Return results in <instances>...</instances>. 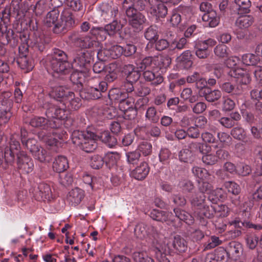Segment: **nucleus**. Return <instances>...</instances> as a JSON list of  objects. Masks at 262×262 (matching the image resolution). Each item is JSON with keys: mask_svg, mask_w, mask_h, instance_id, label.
I'll return each mask as SVG.
<instances>
[{"mask_svg": "<svg viewBox=\"0 0 262 262\" xmlns=\"http://www.w3.org/2000/svg\"><path fill=\"white\" fill-rule=\"evenodd\" d=\"M48 96L45 97L44 94L38 96L40 105L46 109V114L48 118H53L59 120H67V122H72V126H75V121L68 119L70 113V110H77L81 105V100L76 97L74 92H71L63 102H57L56 103L49 102L47 101Z\"/></svg>", "mask_w": 262, "mask_h": 262, "instance_id": "f257e3e1", "label": "nucleus"}, {"mask_svg": "<svg viewBox=\"0 0 262 262\" xmlns=\"http://www.w3.org/2000/svg\"><path fill=\"white\" fill-rule=\"evenodd\" d=\"M173 212L177 220H172L171 212L162 211L158 209H153L150 212V216L155 221L164 222H168L167 224L178 228L182 225V221L188 225H191L194 222V219L188 212L180 208H174Z\"/></svg>", "mask_w": 262, "mask_h": 262, "instance_id": "f03ea898", "label": "nucleus"}, {"mask_svg": "<svg viewBox=\"0 0 262 262\" xmlns=\"http://www.w3.org/2000/svg\"><path fill=\"white\" fill-rule=\"evenodd\" d=\"M46 66L49 72L66 74L71 69L67 54L59 49H54L46 58Z\"/></svg>", "mask_w": 262, "mask_h": 262, "instance_id": "7ed1b4c3", "label": "nucleus"}, {"mask_svg": "<svg viewBox=\"0 0 262 262\" xmlns=\"http://www.w3.org/2000/svg\"><path fill=\"white\" fill-rule=\"evenodd\" d=\"M19 38L20 45L18 48L19 55L16 62L18 66L25 71L29 72L34 67V62L31 57L29 56L28 42L29 35L26 33H20Z\"/></svg>", "mask_w": 262, "mask_h": 262, "instance_id": "20e7f679", "label": "nucleus"}, {"mask_svg": "<svg viewBox=\"0 0 262 262\" xmlns=\"http://www.w3.org/2000/svg\"><path fill=\"white\" fill-rule=\"evenodd\" d=\"M107 88L105 81L97 78H93L89 81L88 87L79 92V95L81 98L86 100L97 99L102 97V93L105 92Z\"/></svg>", "mask_w": 262, "mask_h": 262, "instance_id": "39448f33", "label": "nucleus"}, {"mask_svg": "<svg viewBox=\"0 0 262 262\" xmlns=\"http://www.w3.org/2000/svg\"><path fill=\"white\" fill-rule=\"evenodd\" d=\"M75 26V20L73 13L69 9H64L61 12L59 20L53 28L55 34L65 33Z\"/></svg>", "mask_w": 262, "mask_h": 262, "instance_id": "423d86ee", "label": "nucleus"}, {"mask_svg": "<svg viewBox=\"0 0 262 262\" xmlns=\"http://www.w3.org/2000/svg\"><path fill=\"white\" fill-rule=\"evenodd\" d=\"M135 236L140 239L148 238L152 243L154 241L160 239L162 235L160 234L157 229L152 225H146L143 223L138 224L134 229Z\"/></svg>", "mask_w": 262, "mask_h": 262, "instance_id": "0eeeda50", "label": "nucleus"}, {"mask_svg": "<svg viewBox=\"0 0 262 262\" xmlns=\"http://www.w3.org/2000/svg\"><path fill=\"white\" fill-rule=\"evenodd\" d=\"M11 93L4 92L0 94V124L7 123L11 117L10 110L13 105Z\"/></svg>", "mask_w": 262, "mask_h": 262, "instance_id": "6e6552de", "label": "nucleus"}, {"mask_svg": "<svg viewBox=\"0 0 262 262\" xmlns=\"http://www.w3.org/2000/svg\"><path fill=\"white\" fill-rule=\"evenodd\" d=\"M26 147L29 150L33 157L40 162H49L51 160L50 154L37 144L35 139H29L26 142Z\"/></svg>", "mask_w": 262, "mask_h": 262, "instance_id": "1a4fd4ad", "label": "nucleus"}, {"mask_svg": "<svg viewBox=\"0 0 262 262\" xmlns=\"http://www.w3.org/2000/svg\"><path fill=\"white\" fill-rule=\"evenodd\" d=\"M125 11L128 18L129 25L137 31H140L143 28V25L146 22V19L144 15L135 9H130L127 7L123 9Z\"/></svg>", "mask_w": 262, "mask_h": 262, "instance_id": "9d476101", "label": "nucleus"}, {"mask_svg": "<svg viewBox=\"0 0 262 262\" xmlns=\"http://www.w3.org/2000/svg\"><path fill=\"white\" fill-rule=\"evenodd\" d=\"M70 39L75 46L82 49L94 48L99 45V41L96 40L95 36H82L78 33H74L70 36Z\"/></svg>", "mask_w": 262, "mask_h": 262, "instance_id": "9b49d317", "label": "nucleus"}, {"mask_svg": "<svg viewBox=\"0 0 262 262\" xmlns=\"http://www.w3.org/2000/svg\"><path fill=\"white\" fill-rule=\"evenodd\" d=\"M19 147V142L14 139V137L11 138L10 142V146L5 148L4 157L2 154V158L0 157V167L2 166L5 168H6L3 165L4 161L9 164H12L14 162L15 155H17L19 153L18 150Z\"/></svg>", "mask_w": 262, "mask_h": 262, "instance_id": "f8f14e48", "label": "nucleus"}, {"mask_svg": "<svg viewBox=\"0 0 262 262\" xmlns=\"http://www.w3.org/2000/svg\"><path fill=\"white\" fill-rule=\"evenodd\" d=\"M163 236L152 242V247L155 248V254L159 262H170L169 258L173 254L163 243Z\"/></svg>", "mask_w": 262, "mask_h": 262, "instance_id": "ddd939ff", "label": "nucleus"}, {"mask_svg": "<svg viewBox=\"0 0 262 262\" xmlns=\"http://www.w3.org/2000/svg\"><path fill=\"white\" fill-rule=\"evenodd\" d=\"M23 33H27L29 35L28 49L29 48L33 49L35 51L43 52L47 45L49 42L48 38L43 34L39 32H35L33 33V36L30 38L29 34L27 32Z\"/></svg>", "mask_w": 262, "mask_h": 262, "instance_id": "4468645a", "label": "nucleus"}, {"mask_svg": "<svg viewBox=\"0 0 262 262\" xmlns=\"http://www.w3.org/2000/svg\"><path fill=\"white\" fill-rule=\"evenodd\" d=\"M173 253L180 254L185 252L188 248L186 240L181 235H176L165 244Z\"/></svg>", "mask_w": 262, "mask_h": 262, "instance_id": "2eb2a0df", "label": "nucleus"}, {"mask_svg": "<svg viewBox=\"0 0 262 262\" xmlns=\"http://www.w3.org/2000/svg\"><path fill=\"white\" fill-rule=\"evenodd\" d=\"M16 156L17 168L20 173L28 174L33 171V161L24 151H19Z\"/></svg>", "mask_w": 262, "mask_h": 262, "instance_id": "dca6fc26", "label": "nucleus"}, {"mask_svg": "<svg viewBox=\"0 0 262 262\" xmlns=\"http://www.w3.org/2000/svg\"><path fill=\"white\" fill-rule=\"evenodd\" d=\"M52 136H48L41 133H38V138L40 140L50 146H57L59 143V140L64 141L67 138V134L66 132L61 129H56L52 132Z\"/></svg>", "mask_w": 262, "mask_h": 262, "instance_id": "f3484780", "label": "nucleus"}, {"mask_svg": "<svg viewBox=\"0 0 262 262\" xmlns=\"http://www.w3.org/2000/svg\"><path fill=\"white\" fill-rule=\"evenodd\" d=\"M32 192L35 200L38 201H50L53 198L51 186L46 183H40Z\"/></svg>", "mask_w": 262, "mask_h": 262, "instance_id": "a211bd4d", "label": "nucleus"}, {"mask_svg": "<svg viewBox=\"0 0 262 262\" xmlns=\"http://www.w3.org/2000/svg\"><path fill=\"white\" fill-rule=\"evenodd\" d=\"M230 226H233L235 229H231L228 232L229 237L234 238L239 236L241 234V231L239 229L243 227H246L248 228H253L255 230H260L262 228V226L260 225L254 224L250 222H242L238 220H235L230 223Z\"/></svg>", "mask_w": 262, "mask_h": 262, "instance_id": "6ab92c4d", "label": "nucleus"}, {"mask_svg": "<svg viewBox=\"0 0 262 262\" xmlns=\"http://www.w3.org/2000/svg\"><path fill=\"white\" fill-rule=\"evenodd\" d=\"M51 1L54 8L47 14L44 19V23L47 27L53 26L54 27L59 20L58 17L60 11L58 8L62 5V2L57 0H51Z\"/></svg>", "mask_w": 262, "mask_h": 262, "instance_id": "aec40b11", "label": "nucleus"}, {"mask_svg": "<svg viewBox=\"0 0 262 262\" xmlns=\"http://www.w3.org/2000/svg\"><path fill=\"white\" fill-rule=\"evenodd\" d=\"M90 59L84 52H80L74 58L71 64V68L75 70L88 71L90 68Z\"/></svg>", "mask_w": 262, "mask_h": 262, "instance_id": "412c9836", "label": "nucleus"}, {"mask_svg": "<svg viewBox=\"0 0 262 262\" xmlns=\"http://www.w3.org/2000/svg\"><path fill=\"white\" fill-rule=\"evenodd\" d=\"M71 91L61 85H57L53 82H51L49 94L50 97L54 99H60L59 101L63 102Z\"/></svg>", "mask_w": 262, "mask_h": 262, "instance_id": "4be33fe9", "label": "nucleus"}, {"mask_svg": "<svg viewBox=\"0 0 262 262\" xmlns=\"http://www.w3.org/2000/svg\"><path fill=\"white\" fill-rule=\"evenodd\" d=\"M10 8L14 16L20 19L25 16L29 10V4L26 1L23 2L22 0H12Z\"/></svg>", "mask_w": 262, "mask_h": 262, "instance_id": "5701e85b", "label": "nucleus"}, {"mask_svg": "<svg viewBox=\"0 0 262 262\" xmlns=\"http://www.w3.org/2000/svg\"><path fill=\"white\" fill-rule=\"evenodd\" d=\"M30 125L33 127L43 129H46L48 128H56L59 126L56 121H49L45 117L40 116H34L32 118L30 121Z\"/></svg>", "mask_w": 262, "mask_h": 262, "instance_id": "b1692460", "label": "nucleus"}, {"mask_svg": "<svg viewBox=\"0 0 262 262\" xmlns=\"http://www.w3.org/2000/svg\"><path fill=\"white\" fill-rule=\"evenodd\" d=\"M149 12L157 18H164L167 14V8L159 0H148Z\"/></svg>", "mask_w": 262, "mask_h": 262, "instance_id": "393cba45", "label": "nucleus"}, {"mask_svg": "<svg viewBox=\"0 0 262 262\" xmlns=\"http://www.w3.org/2000/svg\"><path fill=\"white\" fill-rule=\"evenodd\" d=\"M17 35L14 34L13 31L10 29L5 30L0 27V42L3 45L10 44L11 46L17 45Z\"/></svg>", "mask_w": 262, "mask_h": 262, "instance_id": "a878e982", "label": "nucleus"}, {"mask_svg": "<svg viewBox=\"0 0 262 262\" xmlns=\"http://www.w3.org/2000/svg\"><path fill=\"white\" fill-rule=\"evenodd\" d=\"M229 74L231 77L237 79V82L239 85H247L251 81L250 75L243 68L230 70Z\"/></svg>", "mask_w": 262, "mask_h": 262, "instance_id": "bb28decb", "label": "nucleus"}, {"mask_svg": "<svg viewBox=\"0 0 262 262\" xmlns=\"http://www.w3.org/2000/svg\"><path fill=\"white\" fill-rule=\"evenodd\" d=\"M101 9V16L105 21L115 17L118 13L117 4L113 2L103 4Z\"/></svg>", "mask_w": 262, "mask_h": 262, "instance_id": "cd10ccee", "label": "nucleus"}, {"mask_svg": "<svg viewBox=\"0 0 262 262\" xmlns=\"http://www.w3.org/2000/svg\"><path fill=\"white\" fill-rule=\"evenodd\" d=\"M87 71L84 70H75L72 72L70 76V80L76 85L75 89L80 92L82 91L83 84L85 82Z\"/></svg>", "mask_w": 262, "mask_h": 262, "instance_id": "c85d7f7f", "label": "nucleus"}, {"mask_svg": "<svg viewBox=\"0 0 262 262\" xmlns=\"http://www.w3.org/2000/svg\"><path fill=\"white\" fill-rule=\"evenodd\" d=\"M142 133H145L147 137L151 136L156 138H159L161 134L160 127L155 125L147 127L142 126L135 129V134L137 136H141Z\"/></svg>", "mask_w": 262, "mask_h": 262, "instance_id": "c756f323", "label": "nucleus"}, {"mask_svg": "<svg viewBox=\"0 0 262 262\" xmlns=\"http://www.w3.org/2000/svg\"><path fill=\"white\" fill-rule=\"evenodd\" d=\"M84 196V191L82 189L76 187L69 192L67 199L71 206L76 207L81 203Z\"/></svg>", "mask_w": 262, "mask_h": 262, "instance_id": "7c9ffc66", "label": "nucleus"}, {"mask_svg": "<svg viewBox=\"0 0 262 262\" xmlns=\"http://www.w3.org/2000/svg\"><path fill=\"white\" fill-rule=\"evenodd\" d=\"M150 168L147 163L143 162L130 172V176L138 180H143L147 176Z\"/></svg>", "mask_w": 262, "mask_h": 262, "instance_id": "2f4dec72", "label": "nucleus"}, {"mask_svg": "<svg viewBox=\"0 0 262 262\" xmlns=\"http://www.w3.org/2000/svg\"><path fill=\"white\" fill-rule=\"evenodd\" d=\"M226 250L229 257L234 260H237L243 252L242 244L235 241L229 242L226 247Z\"/></svg>", "mask_w": 262, "mask_h": 262, "instance_id": "473e14b6", "label": "nucleus"}, {"mask_svg": "<svg viewBox=\"0 0 262 262\" xmlns=\"http://www.w3.org/2000/svg\"><path fill=\"white\" fill-rule=\"evenodd\" d=\"M98 137L93 132V135L88 137L79 146V148L86 152L94 151L97 147Z\"/></svg>", "mask_w": 262, "mask_h": 262, "instance_id": "72a5a7b5", "label": "nucleus"}, {"mask_svg": "<svg viewBox=\"0 0 262 262\" xmlns=\"http://www.w3.org/2000/svg\"><path fill=\"white\" fill-rule=\"evenodd\" d=\"M92 135H93V132L88 130L85 131L74 130L72 133L71 139L74 144L79 147L86 138Z\"/></svg>", "mask_w": 262, "mask_h": 262, "instance_id": "f704fd0d", "label": "nucleus"}, {"mask_svg": "<svg viewBox=\"0 0 262 262\" xmlns=\"http://www.w3.org/2000/svg\"><path fill=\"white\" fill-rule=\"evenodd\" d=\"M147 3H148L147 0H124L122 9L130 7V9H135L139 12L145 10Z\"/></svg>", "mask_w": 262, "mask_h": 262, "instance_id": "c9c22d12", "label": "nucleus"}, {"mask_svg": "<svg viewBox=\"0 0 262 262\" xmlns=\"http://www.w3.org/2000/svg\"><path fill=\"white\" fill-rule=\"evenodd\" d=\"M192 58L191 52L190 50H186L177 58V61L180 67L188 69L192 65Z\"/></svg>", "mask_w": 262, "mask_h": 262, "instance_id": "e433bc0d", "label": "nucleus"}, {"mask_svg": "<svg viewBox=\"0 0 262 262\" xmlns=\"http://www.w3.org/2000/svg\"><path fill=\"white\" fill-rule=\"evenodd\" d=\"M215 213V208L214 206H209L206 204H204L201 208L194 212L195 215L200 218V220L206 218H211Z\"/></svg>", "mask_w": 262, "mask_h": 262, "instance_id": "4c0bfd02", "label": "nucleus"}, {"mask_svg": "<svg viewBox=\"0 0 262 262\" xmlns=\"http://www.w3.org/2000/svg\"><path fill=\"white\" fill-rule=\"evenodd\" d=\"M191 171L193 176L198 179V180H214V177L204 168L193 166L192 168Z\"/></svg>", "mask_w": 262, "mask_h": 262, "instance_id": "58836bf2", "label": "nucleus"}, {"mask_svg": "<svg viewBox=\"0 0 262 262\" xmlns=\"http://www.w3.org/2000/svg\"><path fill=\"white\" fill-rule=\"evenodd\" d=\"M220 88L223 92L231 94L232 96H238L243 93V88L241 85H235L229 82H226L222 84Z\"/></svg>", "mask_w": 262, "mask_h": 262, "instance_id": "ea45409f", "label": "nucleus"}, {"mask_svg": "<svg viewBox=\"0 0 262 262\" xmlns=\"http://www.w3.org/2000/svg\"><path fill=\"white\" fill-rule=\"evenodd\" d=\"M53 170L58 173L66 171L69 167L67 158L63 156L56 157L53 163Z\"/></svg>", "mask_w": 262, "mask_h": 262, "instance_id": "a19ab883", "label": "nucleus"}, {"mask_svg": "<svg viewBox=\"0 0 262 262\" xmlns=\"http://www.w3.org/2000/svg\"><path fill=\"white\" fill-rule=\"evenodd\" d=\"M144 36L150 42L147 45L146 49L152 48L153 46L152 40L156 41L159 37L158 28L156 26H150L146 29L144 32Z\"/></svg>", "mask_w": 262, "mask_h": 262, "instance_id": "79ce46f5", "label": "nucleus"}, {"mask_svg": "<svg viewBox=\"0 0 262 262\" xmlns=\"http://www.w3.org/2000/svg\"><path fill=\"white\" fill-rule=\"evenodd\" d=\"M143 76L146 81L151 82L154 85H158L163 81V78L160 74H156L151 70H145Z\"/></svg>", "mask_w": 262, "mask_h": 262, "instance_id": "37998d69", "label": "nucleus"}, {"mask_svg": "<svg viewBox=\"0 0 262 262\" xmlns=\"http://www.w3.org/2000/svg\"><path fill=\"white\" fill-rule=\"evenodd\" d=\"M202 20L205 23V25L210 27H215L220 22V18L217 16L214 11H211L209 13H205L202 16Z\"/></svg>", "mask_w": 262, "mask_h": 262, "instance_id": "c03bdc74", "label": "nucleus"}, {"mask_svg": "<svg viewBox=\"0 0 262 262\" xmlns=\"http://www.w3.org/2000/svg\"><path fill=\"white\" fill-rule=\"evenodd\" d=\"M201 96L205 97L208 102H214L219 99L222 96L221 92L218 90H211L209 88H205L201 91Z\"/></svg>", "mask_w": 262, "mask_h": 262, "instance_id": "a18cd8bd", "label": "nucleus"}, {"mask_svg": "<svg viewBox=\"0 0 262 262\" xmlns=\"http://www.w3.org/2000/svg\"><path fill=\"white\" fill-rule=\"evenodd\" d=\"M133 258L136 262H155L154 260L148 256L146 247L134 252Z\"/></svg>", "mask_w": 262, "mask_h": 262, "instance_id": "49530a36", "label": "nucleus"}, {"mask_svg": "<svg viewBox=\"0 0 262 262\" xmlns=\"http://www.w3.org/2000/svg\"><path fill=\"white\" fill-rule=\"evenodd\" d=\"M178 156L181 162L188 163L192 162L195 158L192 149H190L189 146L182 148L179 151Z\"/></svg>", "mask_w": 262, "mask_h": 262, "instance_id": "de8ad7c7", "label": "nucleus"}, {"mask_svg": "<svg viewBox=\"0 0 262 262\" xmlns=\"http://www.w3.org/2000/svg\"><path fill=\"white\" fill-rule=\"evenodd\" d=\"M194 212L201 208L206 204V195L204 194H195L189 199Z\"/></svg>", "mask_w": 262, "mask_h": 262, "instance_id": "09e8293b", "label": "nucleus"}, {"mask_svg": "<svg viewBox=\"0 0 262 262\" xmlns=\"http://www.w3.org/2000/svg\"><path fill=\"white\" fill-rule=\"evenodd\" d=\"M97 136L98 137V140L99 139L110 147H113L117 144L116 138L114 136L111 135L107 130L101 133L99 135H97Z\"/></svg>", "mask_w": 262, "mask_h": 262, "instance_id": "8fccbe9b", "label": "nucleus"}, {"mask_svg": "<svg viewBox=\"0 0 262 262\" xmlns=\"http://www.w3.org/2000/svg\"><path fill=\"white\" fill-rule=\"evenodd\" d=\"M235 7L238 14L249 13L251 3L250 0H234Z\"/></svg>", "mask_w": 262, "mask_h": 262, "instance_id": "3c124183", "label": "nucleus"}, {"mask_svg": "<svg viewBox=\"0 0 262 262\" xmlns=\"http://www.w3.org/2000/svg\"><path fill=\"white\" fill-rule=\"evenodd\" d=\"M154 68H158L160 70L166 69L171 63V59L168 57L162 56H154Z\"/></svg>", "mask_w": 262, "mask_h": 262, "instance_id": "603ef678", "label": "nucleus"}, {"mask_svg": "<svg viewBox=\"0 0 262 262\" xmlns=\"http://www.w3.org/2000/svg\"><path fill=\"white\" fill-rule=\"evenodd\" d=\"M109 98L112 101H117L120 103L125 98H127L128 94L121 89H113L109 91Z\"/></svg>", "mask_w": 262, "mask_h": 262, "instance_id": "864d4df0", "label": "nucleus"}, {"mask_svg": "<svg viewBox=\"0 0 262 262\" xmlns=\"http://www.w3.org/2000/svg\"><path fill=\"white\" fill-rule=\"evenodd\" d=\"M154 57L147 56L142 59L138 60L136 62L137 68L141 71H145L146 69L154 68Z\"/></svg>", "mask_w": 262, "mask_h": 262, "instance_id": "5fc2aeb1", "label": "nucleus"}, {"mask_svg": "<svg viewBox=\"0 0 262 262\" xmlns=\"http://www.w3.org/2000/svg\"><path fill=\"white\" fill-rule=\"evenodd\" d=\"M253 17L250 15H245L238 17L236 19V26L241 29H246L250 27L253 23Z\"/></svg>", "mask_w": 262, "mask_h": 262, "instance_id": "6e6d98bb", "label": "nucleus"}, {"mask_svg": "<svg viewBox=\"0 0 262 262\" xmlns=\"http://www.w3.org/2000/svg\"><path fill=\"white\" fill-rule=\"evenodd\" d=\"M120 157L119 154L117 152H108L105 155L104 163L109 168H111L116 165Z\"/></svg>", "mask_w": 262, "mask_h": 262, "instance_id": "4d7b16f0", "label": "nucleus"}, {"mask_svg": "<svg viewBox=\"0 0 262 262\" xmlns=\"http://www.w3.org/2000/svg\"><path fill=\"white\" fill-rule=\"evenodd\" d=\"M214 181L209 180H197L198 189L201 194H204L205 193H208L212 190L213 187L212 185V183Z\"/></svg>", "mask_w": 262, "mask_h": 262, "instance_id": "13d9d810", "label": "nucleus"}, {"mask_svg": "<svg viewBox=\"0 0 262 262\" xmlns=\"http://www.w3.org/2000/svg\"><path fill=\"white\" fill-rule=\"evenodd\" d=\"M222 244V241L220 239L219 237L212 235L209 237L207 241L204 244V250L212 249Z\"/></svg>", "mask_w": 262, "mask_h": 262, "instance_id": "bf43d9fd", "label": "nucleus"}, {"mask_svg": "<svg viewBox=\"0 0 262 262\" xmlns=\"http://www.w3.org/2000/svg\"><path fill=\"white\" fill-rule=\"evenodd\" d=\"M13 15L12 10L9 9H5L2 13H0V27L4 28V30L7 29L6 26L10 22V17Z\"/></svg>", "mask_w": 262, "mask_h": 262, "instance_id": "052dcab7", "label": "nucleus"}, {"mask_svg": "<svg viewBox=\"0 0 262 262\" xmlns=\"http://www.w3.org/2000/svg\"><path fill=\"white\" fill-rule=\"evenodd\" d=\"M228 47L224 44H219L214 49V53L219 58H226L229 54Z\"/></svg>", "mask_w": 262, "mask_h": 262, "instance_id": "680f3d73", "label": "nucleus"}, {"mask_svg": "<svg viewBox=\"0 0 262 262\" xmlns=\"http://www.w3.org/2000/svg\"><path fill=\"white\" fill-rule=\"evenodd\" d=\"M49 8L48 3L45 0H40L33 7V11L37 16H41Z\"/></svg>", "mask_w": 262, "mask_h": 262, "instance_id": "e2e57ef3", "label": "nucleus"}, {"mask_svg": "<svg viewBox=\"0 0 262 262\" xmlns=\"http://www.w3.org/2000/svg\"><path fill=\"white\" fill-rule=\"evenodd\" d=\"M145 118L149 122L156 123L159 119V116L155 107L150 106L147 109Z\"/></svg>", "mask_w": 262, "mask_h": 262, "instance_id": "0e129e2a", "label": "nucleus"}, {"mask_svg": "<svg viewBox=\"0 0 262 262\" xmlns=\"http://www.w3.org/2000/svg\"><path fill=\"white\" fill-rule=\"evenodd\" d=\"M139 153L142 154L144 156H147L151 154L152 145L150 143L144 141L140 142L137 149Z\"/></svg>", "mask_w": 262, "mask_h": 262, "instance_id": "69168bd1", "label": "nucleus"}, {"mask_svg": "<svg viewBox=\"0 0 262 262\" xmlns=\"http://www.w3.org/2000/svg\"><path fill=\"white\" fill-rule=\"evenodd\" d=\"M105 30L107 31L108 35L110 36L114 35L122 28V25L120 22L117 20H113L112 23L105 26Z\"/></svg>", "mask_w": 262, "mask_h": 262, "instance_id": "338daca9", "label": "nucleus"}, {"mask_svg": "<svg viewBox=\"0 0 262 262\" xmlns=\"http://www.w3.org/2000/svg\"><path fill=\"white\" fill-rule=\"evenodd\" d=\"M235 105L234 101L228 96H223L221 100L222 110L229 112L234 109Z\"/></svg>", "mask_w": 262, "mask_h": 262, "instance_id": "774afa93", "label": "nucleus"}]
</instances>
